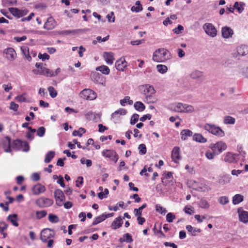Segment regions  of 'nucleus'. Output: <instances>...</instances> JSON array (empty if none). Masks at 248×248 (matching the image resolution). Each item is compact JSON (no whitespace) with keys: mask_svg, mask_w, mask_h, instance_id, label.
<instances>
[{"mask_svg":"<svg viewBox=\"0 0 248 248\" xmlns=\"http://www.w3.org/2000/svg\"><path fill=\"white\" fill-rule=\"evenodd\" d=\"M158 99L155 94H150L145 96L144 101L147 104H154L157 102Z\"/></svg>","mask_w":248,"mask_h":248,"instance_id":"cd10ccee","label":"nucleus"},{"mask_svg":"<svg viewBox=\"0 0 248 248\" xmlns=\"http://www.w3.org/2000/svg\"><path fill=\"white\" fill-rule=\"evenodd\" d=\"M9 11L14 16L17 18L22 17L28 13V11L26 9H19L15 7L9 8Z\"/></svg>","mask_w":248,"mask_h":248,"instance_id":"f8f14e48","label":"nucleus"},{"mask_svg":"<svg viewBox=\"0 0 248 248\" xmlns=\"http://www.w3.org/2000/svg\"><path fill=\"white\" fill-rule=\"evenodd\" d=\"M57 25V23L53 18L49 17L44 25V28L47 30L53 29Z\"/></svg>","mask_w":248,"mask_h":248,"instance_id":"6ab92c4d","label":"nucleus"},{"mask_svg":"<svg viewBox=\"0 0 248 248\" xmlns=\"http://www.w3.org/2000/svg\"><path fill=\"white\" fill-rule=\"evenodd\" d=\"M86 132L85 129L80 127L78 130H74L73 132L72 135L74 136H79L80 137H82V134Z\"/></svg>","mask_w":248,"mask_h":248,"instance_id":"de8ad7c7","label":"nucleus"},{"mask_svg":"<svg viewBox=\"0 0 248 248\" xmlns=\"http://www.w3.org/2000/svg\"><path fill=\"white\" fill-rule=\"evenodd\" d=\"M243 201V196L240 194H236L232 198V203L236 205Z\"/></svg>","mask_w":248,"mask_h":248,"instance_id":"ea45409f","label":"nucleus"},{"mask_svg":"<svg viewBox=\"0 0 248 248\" xmlns=\"http://www.w3.org/2000/svg\"><path fill=\"white\" fill-rule=\"evenodd\" d=\"M183 30L184 27L181 25H178L177 28L173 30V31L175 33L178 34L181 33Z\"/></svg>","mask_w":248,"mask_h":248,"instance_id":"69168bd1","label":"nucleus"},{"mask_svg":"<svg viewBox=\"0 0 248 248\" xmlns=\"http://www.w3.org/2000/svg\"><path fill=\"white\" fill-rule=\"evenodd\" d=\"M4 54L6 55V58L8 60L13 61L15 60L16 57V53L14 48L12 47H8L4 50Z\"/></svg>","mask_w":248,"mask_h":248,"instance_id":"4468645a","label":"nucleus"},{"mask_svg":"<svg viewBox=\"0 0 248 248\" xmlns=\"http://www.w3.org/2000/svg\"><path fill=\"white\" fill-rule=\"evenodd\" d=\"M46 129L44 127H40L37 130V135L40 137H42L45 134Z\"/></svg>","mask_w":248,"mask_h":248,"instance_id":"680f3d73","label":"nucleus"},{"mask_svg":"<svg viewBox=\"0 0 248 248\" xmlns=\"http://www.w3.org/2000/svg\"><path fill=\"white\" fill-rule=\"evenodd\" d=\"M35 203L39 207L45 208L51 206L53 203V201L49 198L41 197L36 200Z\"/></svg>","mask_w":248,"mask_h":248,"instance_id":"1a4fd4ad","label":"nucleus"},{"mask_svg":"<svg viewBox=\"0 0 248 248\" xmlns=\"http://www.w3.org/2000/svg\"><path fill=\"white\" fill-rule=\"evenodd\" d=\"M120 103L122 106H125L126 103L129 105H132L133 102L132 100H130L129 96H125L124 99L120 100Z\"/></svg>","mask_w":248,"mask_h":248,"instance_id":"c03bdc74","label":"nucleus"},{"mask_svg":"<svg viewBox=\"0 0 248 248\" xmlns=\"http://www.w3.org/2000/svg\"><path fill=\"white\" fill-rule=\"evenodd\" d=\"M237 56H244L248 54V46L241 45L236 47Z\"/></svg>","mask_w":248,"mask_h":248,"instance_id":"412c9836","label":"nucleus"},{"mask_svg":"<svg viewBox=\"0 0 248 248\" xmlns=\"http://www.w3.org/2000/svg\"><path fill=\"white\" fill-rule=\"evenodd\" d=\"M17 216L16 214H13L9 215L7 219L8 220L11 221L14 226L17 227L18 226V223L17 222Z\"/></svg>","mask_w":248,"mask_h":248,"instance_id":"4c0bfd02","label":"nucleus"},{"mask_svg":"<svg viewBox=\"0 0 248 248\" xmlns=\"http://www.w3.org/2000/svg\"><path fill=\"white\" fill-rule=\"evenodd\" d=\"M123 224V220L121 217H118L115 218V219L112 222L111 224V227L113 229L116 230L121 227Z\"/></svg>","mask_w":248,"mask_h":248,"instance_id":"7c9ffc66","label":"nucleus"},{"mask_svg":"<svg viewBox=\"0 0 248 248\" xmlns=\"http://www.w3.org/2000/svg\"><path fill=\"white\" fill-rule=\"evenodd\" d=\"M48 220L51 223H57L59 222L58 217L53 214H50L48 215Z\"/></svg>","mask_w":248,"mask_h":248,"instance_id":"4d7b16f0","label":"nucleus"},{"mask_svg":"<svg viewBox=\"0 0 248 248\" xmlns=\"http://www.w3.org/2000/svg\"><path fill=\"white\" fill-rule=\"evenodd\" d=\"M15 100L19 102H25L26 101V94L19 95L15 97Z\"/></svg>","mask_w":248,"mask_h":248,"instance_id":"bf43d9fd","label":"nucleus"},{"mask_svg":"<svg viewBox=\"0 0 248 248\" xmlns=\"http://www.w3.org/2000/svg\"><path fill=\"white\" fill-rule=\"evenodd\" d=\"M184 212L189 215H191L194 213V210L191 206H186L184 208Z\"/></svg>","mask_w":248,"mask_h":248,"instance_id":"3c124183","label":"nucleus"},{"mask_svg":"<svg viewBox=\"0 0 248 248\" xmlns=\"http://www.w3.org/2000/svg\"><path fill=\"white\" fill-rule=\"evenodd\" d=\"M134 107L136 110L140 112L143 111L145 108L144 105L140 101L136 102L134 105Z\"/></svg>","mask_w":248,"mask_h":248,"instance_id":"58836bf2","label":"nucleus"},{"mask_svg":"<svg viewBox=\"0 0 248 248\" xmlns=\"http://www.w3.org/2000/svg\"><path fill=\"white\" fill-rule=\"evenodd\" d=\"M54 156L55 152L53 151H49L46 154L44 161L46 163L50 162Z\"/></svg>","mask_w":248,"mask_h":248,"instance_id":"a18cd8bd","label":"nucleus"},{"mask_svg":"<svg viewBox=\"0 0 248 248\" xmlns=\"http://www.w3.org/2000/svg\"><path fill=\"white\" fill-rule=\"evenodd\" d=\"M55 236L54 232L48 228L44 229L41 232V240L43 242L45 243L51 238H53Z\"/></svg>","mask_w":248,"mask_h":248,"instance_id":"6e6552de","label":"nucleus"},{"mask_svg":"<svg viewBox=\"0 0 248 248\" xmlns=\"http://www.w3.org/2000/svg\"><path fill=\"white\" fill-rule=\"evenodd\" d=\"M109 22L113 23L115 22V18L114 16V13L113 12H110L106 16Z\"/></svg>","mask_w":248,"mask_h":248,"instance_id":"052dcab7","label":"nucleus"},{"mask_svg":"<svg viewBox=\"0 0 248 248\" xmlns=\"http://www.w3.org/2000/svg\"><path fill=\"white\" fill-rule=\"evenodd\" d=\"M218 202L221 205H225L229 202V199L226 196H221L218 198Z\"/></svg>","mask_w":248,"mask_h":248,"instance_id":"6e6d98bb","label":"nucleus"},{"mask_svg":"<svg viewBox=\"0 0 248 248\" xmlns=\"http://www.w3.org/2000/svg\"><path fill=\"white\" fill-rule=\"evenodd\" d=\"M240 74L245 78H248V67L242 69Z\"/></svg>","mask_w":248,"mask_h":248,"instance_id":"774afa93","label":"nucleus"},{"mask_svg":"<svg viewBox=\"0 0 248 248\" xmlns=\"http://www.w3.org/2000/svg\"><path fill=\"white\" fill-rule=\"evenodd\" d=\"M171 158L176 163H178L181 159L180 155V149L178 147L173 148L171 153Z\"/></svg>","mask_w":248,"mask_h":248,"instance_id":"dca6fc26","label":"nucleus"},{"mask_svg":"<svg viewBox=\"0 0 248 248\" xmlns=\"http://www.w3.org/2000/svg\"><path fill=\"white\" fill-rule=\"evenodd\" d=\"M199 206L203 209H208L210 205L206 200H201L199 203Z\"/></svg>","mask_w":248,"mask_h":248,"instance_id":"8fccbe9b","label":"nucleus"},{"mask_svg":"<svg viewBox=\"0 0 248 248\" xmlns=\"http://www.w3.org/2000/svg\"><path fill=\"white\" fill-rule=\"evenodd\" d=\"M203 29L205 33L212 37L217 35V31L215 26L210 23H206L203 25Z\"/></svg>","mask_w":248,"mask_h":248,"instance_id":"9b49d317","label":"nucleus"},{"mask_svg":"<svg viewBox=\"0 0 248 248\" xmlns=\"http://www.w3.org/2000/svg\"><path fill=\"white\" fill-rule=\"evenodd\" d=\"M189 77L193 79H199L203 80L204 79L203 73L198 70H195L192 71L189 74Z\"/></svg>","mask_w":248,"mask_h":248,"instance_id":"f3484780","label":"nucleus"},{"mask_svg":"<svg viewBox=\"0 0 248 248\" xmlns=\"http://www.w3.org/2000/svg\"><path fill=\"white\" fill-rule=\"evenodd\" d=\"M210 148L213 152H215L217 155H218L226 150L227 145L224 142L219 141L216 143L211 144Z\"/></svg>","mask_w":248,"mask_h":248,"instance_id":"39448f33","label":"nucleus"},{"mask_svg":"<svg viewBox=\"0 0 248 248\" xmlns=\"http://www.w3.org/2000/svg\"><path fill=\"white\" fill-rule=\"evenodd\" d=\"M203 128L211 133L218 137H223L225 136V133L223 130L219 126L214 124H205L203 126Z\"/></svg>","mask_w":248,"mask_h":248,"instance_id":"7ed1b4c3","label":"nucleus"},{"mask_svg":"<svg viewBox=\"0 0 248 248\" xmlns=\"http://www.w3.org/2000/svg\"><path fill=\"white\" fill-rule=\"evenodd\" d=\"M139 115L138 114H134L131 118L130 124L132 125L135 124L138 121Z\"/></svg>","mask_w":248,"mask_h":248,"instance_id":"e2e57ef3","label":"nucleus"},{"mask_svg":"<svg viewBox=\"0 0 248 248\" xmlns=\"http://www.w3.org/2000/svg\"><path fill=\"white\" fill-rule=\"evenodd\" d=\"M194 188L197 191L201 192H207L211 189L210 187L207 185L203 183H195Z\"/></svg>","mask_w":248,"mask_h":248,"instance_id":"b1692460","label":"nucleus"},{"mask_svg":"<svg viewBox=\"0 0 248 248\" xmlns=\"http://www.w3.org/2000/svg\"><path fill=\"white\" fill-rule=\"evenodd\" d=\"M46 215L47 213L45 210L37 211L36 213V217L37 219H40L46 217Z\"/></svg>","mask_w":248,"mask_h":248,"instance_id":"5fc2aeb1","label":"nucleus"},{"mask_svg":"<svg viewBox=\"0 0 248 248\" xmlns=\"http://www.w3.org/2000/svg\"><path fill=\"white\" fill-rule=\"evenodd\" d=\"M141 88L145 96L148 94H155V91L153 86L149 84L142 85Z\"/></svg>","mask_w":248,"mask_h":248,"instance_id":"4be33fe9","label":"nucleus"},{"mask_svg":"<svg viewBox=\"0 0 248 248\" xmlns=\"http://www.w3.org/2000/svg\"><path fill=\"white\" fill-rule=\"evenodd\" d=\"M50 96L52 98H55L57 95V92L52 86H49L47 88Z\"/></svg>","mask_w":248,"mask_h":248,"instance_id":"09e8293b","label":"nucleus"},{"mask_svg":"<svg viewBox=\"0 0 248 248\" xmlns=\"http://www.w3.org/2000/svg\"><path fill=\"white\" fill-rule=\"evenodd\" d=\"M96 70L97 71H99L102 73L103 74L108 75L110 73V69L106 65H101L100 66H98L95 68Z\"/></svg>","mask_w":248,"mask_h":248,"instance_id":"f704fd0d","label":"nucleus"},{"mask_svg":"<svg viewBox=\"0 0 248 248\" xmlns=\"http://www.w3.org/2000/svg\"><path fill=\"white\" fill-rule=\"evenodd\" d=\"M216 155H217V154L212 150V151L208 150L205 153V156L209 160L213 159Z\"/></svg>","mask_w":248,"mask_h":248,"instance_id":"603ef678","label":"nucleus"},{"mask_svg":"<svg viewBox=\"0 0 248 248\" xmlns=\"http://www.w3.org/2000/svg\"><path fill=\"white\" fill-rule=\"evenodd\" d=\"M169 108L172 111L181 113H192L195 110L193 106L181 103L171 104Z\"/></svg>","mask_w":248,"mask_h":248,"instance_id":"f03ea898","label":"nucleus"},{"mask_svg":"<svg viewBox=\"0 0 248 248\" xmlns=\"http://www.w3.org/2000/svg\"><path fill=\"white\" fill-rule=\"evenodd\" d=\"M175 218V216L171 213H169L166 215V220L168 222H172Z\"/></svg>","mask_w":248,"mask_h":248,"instance_id":"0e129e2a","label":"nucleus"},{"mask_svg":"<svg viewBox=\"0 0 248 248\" xmlns=\"http://www.w3.org/2000/svg\"><path fill=\"white\" fill-rule=\"evenodd\" d=\"M157 71L161 74L166 73L168 71L167 66L163 64H158L156 66Z\"/></svg>","mask_w":248,"mask_h":248,"instance_id":"49530a36","label":"nucleus"},{"mask_svg":"<svg viewBox=\"0 0 248 248\" xmlns=\"http://www.w3.org/2000/svg\"><path fill=\"white\" fill-rule=\"evenodd\" d=\"M12 148L16 150H22L27 152L30 150V147L28 142L20 140H16L14 141Z\"/></svg>","mask_w":248,"mask_h":248,"instance_id":"20e7f679","label":"nucleus"},{"mask_svg":"<svg viewBox=\"0 0 248 248\" xmlns=\"http://www.w3.org/2000/svg\"><path fill=\"white\" fill-rule=\"evenodd\" d=\"M103 58L107 63L108 65H111L113 63L114 60V54L111 52H105L103 53Z\"/></svg>","mask_w":248,"mask_h":248,"instance_id":"5701e85b","label":"nucleus"},{"mask_svg":"<svg viewBox=\"0 0 248 248\" xmlns=\"http://www.w3.org/2000/svg\"><path fill=\"white\" fill-rule=\"evenodd\" d=\"M239 220L244 223L248 222V212L239 208L237 210Z\"/></svg>","mask_w":248,"mask_h":248,"instance_id":"a211bd4d","label":"nucleus"},{"mask_svg":"<svg viewBox=\"0 0 248 248\" xmlns=\"http://www.w3.org/2000/svg\"><path fill=\"white\" fill-rule=\"evenodd\" d=\"M126 113V110L124 108H121L113 112L111 115V117L112 118H115L118 117L121 115H124Z\"/></svg>","mask_w":248,"mask_h":248,"instance_id":"c9c22d12","label":"nucleus"},{"mask_svg":"<svg viewBox=\"0 0 248 248\" xmlns=\"http://www.w3.org/2000/svg\"><path fill=\"white\" fill-rule=\"evenodd\" d=\"M22 54L25 56V58L29 61H31V57L29 54V49L26 46H23L20 48Z\"/></svg>","mask_w":248,"mask_h":248,"instance_id":"72a5a7b5","label":"nucleus"},{"mask_svg":"<svg viewBox=\"0 0 248 248\" xmlns=\"http://www.w3.org/2000/svg\"><path fill=\"white\" fill-rule=\"evenodd\" d=\"M245 5L243 2H235L234 4V9H237L239 13H241L244 10V6Z\"/></svg>","mask_w":248,"mask_h":248,"instance_id":"e433bc0d","label":"nucleus"},{"mask_svg":"<svg viewBox=\"0 0 248 248\" xmlns=\"http://www.w3.org/2000/svg\"><path fill=\"white\" fill-rule=\"evenodd\" d=\"M238 155L232 152H227L225 155L224 161L227 163H233L237 161Z\"/></svg>","mask_w":248,"mask_h":248,"instance_id":"aec40b11","label":"nucleus"},{"mask_svg":"<svg viewBox=\"0 0 248 248\" xmlns=\"http://www.w3.org/2000/svg\"><path fill=\"white\" fill-rule=\"evenodd\" d=\"M0 147L3 148L4 152L10 153L11 152V140L8 137L0 138Z\"/></svg>","mask_w":248,"mask_h":248,"instance_id":"9d476101","label":"nucleus"},{"mask_svg":"<svg viewBox=\"0 0 248 248\" xmlns=\"http://www.w3.org/2000/svg\"><path fill=\"white\" fill-rule=\"evenodd\" d=\"M193 140L200 142V143H205L207 142V139L203 137L201 134L196 133L194 134L193 136Z\"/></svg>","mask_w":248,"mask_h":248,"instance_id":"c756f323","label":"nucleus"},{"mask_svg":"<svg viewBox=\"0 0 248 248\" xmlns=\"http://www.w3.org/2000/svg\"><path fill=\"white\" fill-rule=\"evenodd\" d=\"M235 122L234 118L230 116H226L224 118V123L226 124H233Z\"/></svg>","mask_w":248,"mask_h":248,"instance_id":"a19ab883","label":"nucleus"},{"mask_svg":"<svg viewBox=\"0 0 248 248\" xmlns=\"http://www.w3.org/2000/svg\"><path fill=\"white\" fill-rule=\"evenodd\" d=\"M19 106L18 104L15 103L14 102H11L10 103V106L9 107V108L14 111H17Z\"/></svg>","mask_w":248,"mask_h":248,"instance_id":"338daca9","label":"nucleus"},{"mask_svg":"<svg viewBox=\"0 0 248 248\" xmlns=\"http://www.w3.org/2000/svg\"><path fill=\"white\" fill-rule=\"evenodd\" d=\"M155 210L161 215H165L167 213V210L160 204L155 205Z\"/></svg>","mask_w":248,"mask_h":248,"instance_id":"864d4df0","label":"nucleus"},{"mask_svg":"<svg viewBox=\"0 0 248 248\" xmlns=\"http://www.w3.org/2000/svg\"><path fill=\"white\" fill-rule=\"evenodd\" d=\"M138 149L140 155H145L147 152L146 147L144 144H140L139 146Z\"/></svg>","mask_w":248,"mask_h":248,"instance_id":"13d9d810","label":"nucleus"},{"mask_svg":"<svg viewBox=\"0 0 248 248\" xmlns=\"http://www.w3.org/2000/svg\"><path fill=\"white\" fill-rule=\"evenodd\" d=\"M79 96L83 99L93 100L96 98L97 94L95 92L90 89H85L79 93Z\"/></svg>","mask_w":248,"mask_h":248,"instance_id":"423d86ee","label":"nucleus"},{"mask_svg":"<svg viewBox=\"0 0 248 248\" xmlns=\"http://www.w3.org/2000/svg\"><path fill=\"white\" fill-rule=\"evenodd\" d=\"M186 229L187 230L189 234L192 236H196L198 233L201 232V230L200 229L193 227L189 225L186 226Z\"/></svg>","mask_w":248,"mask_h":248,"instance_id":"c85d7f7f","label":"nucleus"},{"mask_svg":"<svg viewBox=\"0 0 248 248\" xmlns=\"http://www.w3.org/2000/svg\"><path fill=\"white\" fill-rule=\"evenodd\" d=\"M106 219V216H105V214H103L97 217H95L93 221V225H95L101 222L104 221Z\"/></svg>","mask_w":248,"mask_h":248,"instance_id":"79ce46f5","label":"nucleus"},{"mask_svg":"<svg viewBox=\"0 0 248 248\" xmlns=\"http://www.w3.org/2000/svg\"><path fill=\"white\" fill-rule=\"evenodd\" d=\"M193 132L189 129L183 130L180 133L181 139L183 140H186L187 139L188 137L192 136Z\"/></svg>","mask_w":248,"mask_h":248,"instance_id":"2f4dec72","label":"nucleus"},{"mask_svg":"<svg viewBox=\"0 0 248 248\" xmlns=\"http://www.w3.org/2000/svg\"><path fill=\"white\" fill-rule=\"evenodd\" d=\"M34 73L49 77H52L53 75V70L43 66H41V71H38L37 72L34 71Z\"/></svg>","mask_w":248,"mask_h":248,"instance_id":"a878e982","label":"nucleus"},{"mask_svg":"<svg viewBox=\"0 0 248 248\" xmlns=\"http://www.w3.org/2000/svg\"><path fill=\"white\" fill-rule=\"evenodd\" d=\"M147 207V204L144 203L142 206L140 207L138 209H135L134 213L135 216H141L142 215V211Z\"/></svg>","mask_w":248,"mask_h":248,"instance_id":"37998d69","label":"nucleus"},{"mask_svg":"<svg viewBox=\"0 0 248 248\" xmlns=\"http://www.w3.org/2000/svg\"><path fill=\"white\" fill-rule=\"evenodd\" d=\"M171 58V55L170 51L164 48H160L153 53L152 60L156 62H165Z\"/></svg>","mask_w":248,"mask_h":248,"instance_id":"f257e3e1","label":"nucleus"},{"mask_svg":"<svg viewBox=\"0 0 248 248\" xmlns=\"http://www.w3.org/2000/svg\"><path fill=\"white\" fill-rule=\"evenodd\" d=\"M46 187L40 184H37L32 187V191L33 194L37 195L44 192Z\"/></svg>","mask_w":248,"mask_h":248,"instance_id":"393cba45","label":"nucleus"},{"mask_svg":"<svg viewBox=\"0 0 248 248\" xmlns=\"http://www.w3.org/2000/svg\"><path fill=\"white\" fill-rule=\"evenodd\" d=\"M102 155L106 158H108L114 163H116L119 159L118 154L113 150H104L102 152Z\"/></svg>","mask_w":248,"mask_h":248,"instance_id":"0eeeda50","label":"nucleus"},{"mask_svg":"<svg viewBox=\"0 0 248 248\" xmlns=\"http://www.w3.org/2000/svg\"><path fill=\"white\" fill-rule=\"evenodd\" d=\"M115 65L118 70L124 71L127 66V62L124 58L122 57L116 62Z\"/></svg>","mask_w":248,"mask_h":248,"instance_id":"2eb2a0df","label":"nucleus"},{"mask_svg":"<svg viewBox=\"0 0 248 248\" xmlns=\"http://www.w3.org/2000/svg\"><path fill=\"white\" fill-rule=\"evenodd\" d=\"M54 196L56 204L58 206H62V202L65 200V196L63 192L61 190L57 189L54 192Z\"/></svg>","mask_w":248,"mask_h":248,"instance_id":"ddd939ff","label":"nucleus"},{"mask_svg":"<svg viewBox=\"0 0 248 248\" xmlns=\"http://www.w3.org/2000/svg\"><path fill=\"white\" fill-rule=\"evenodd\" d=\"M222 35L224 38L232 37L233 34V30L228 27H224L221 30Z\"/></svg>","mask_w":248,"mask_h":248,"instance_id":"bb28decb","label":"nucleus"},{"mask_svg":"<svg viewBox=\"0 0 248 248\" xmlns=\"http://www.w3.org/2000/svg\"><path fill=\"white\" fill-rule=\"evenodd\" d=\"M231 176L229 174L224 175L220 177L218 183L221 185H225L230 182Z\"/></svg>","mask_w":248,"mask_h":248,"instance_id":"473e14b6","label":"nucleus"}]
</instances>
